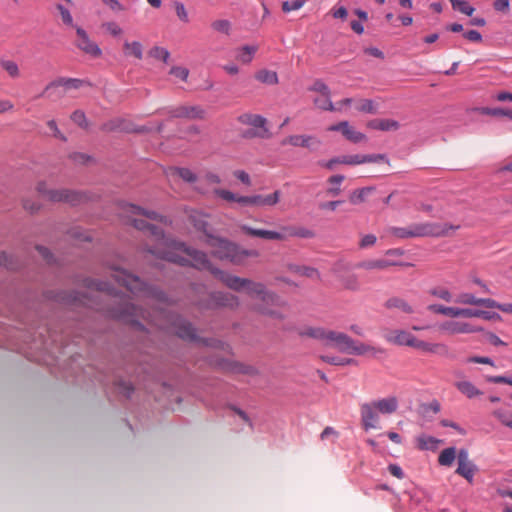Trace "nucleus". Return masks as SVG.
<instances>
[{"label": "nucleus", "instance_id": "obj_1", "mask_svg": "<svg viewBox=\"0 0 512 512\" xmlns=\"http://www.w3.org/2000/svg\"><path fill=\"white\" fill-rule=\"evenodd\" d=\"M121 208L128 221L136 229L144 231L149 236L151 244L148 246V252L172 263L182 266L190 265L199 270H208L227 288L236 292L244 291L251 299L256 300L255 309L258 312L277 319L284 317L279 310L283 302L275 293L267 290L263 283L249 278H241L213 267L205 253L166 237L162 230L155 225L149 224L144 219L136 218V216H144L146 219L163 221V217L156 212L128 203L123 204Z\"/></svg>", "mask_w": 512, "mask_h": 512}, {"label": "nucleus", "instance_id": "obj_2", "mask_svg": "<svg viewBox=\"0 0 512 512\" xmlns=\"http://www.w3.org/2000/svg\"><path fill=\"white\" fill-rule=\"evenodd\" d=\"M110 269L113 272L112 276L119 285L123 286L137 298L145 300L147 304L157 305L153 310V314L148 313L146 316L142 312L139 313L134 303H131L124 296L113 294V291L106 283L98 281H90L88 284V287L95 295H83L79 299L74 297L73 301H79L82 305L100 310L101 308L98 307V304L94 303L95 300L99 299L108 302L109 305L117 306L107 309V313L112 318L134 325L139 329H144V325L140 322V319H143L161 330L176 334L183 340L200 341L191 323L167 310L168 301L163 292L152 286H148L143 283L139 277L117 266H111Z\"/></svg>", "mask_w": 512, "mask_h": 512}, {"label": "nucleus", "instance_id": "obj_3", "mask_svg": "<svg viewBox=\"0 0 512 512\" xmlns=\"http://www.w3.org/2000/svg\"><path fill=\"white\" fill-rule=\"evenodd\" d=\"M384 339L393 345L408 346L422 352L446 355L448 347L443 343H429L417 339L411 332L405 329H386L383 333Z\"/></svg>", "mask_w": 512, "mask_h": 512}, {"label": "nucleus", "instance_id": "obj_4", "mask_svg": "<svg viewBox=\"0 0 512 512\" xmlns=\"http://www.w3.org/2000/svg\"><path fill=\"white\" fill-rule=\"evenodd\" d=\"M299 334L319 340L326 346L338 349L342 353L352 354L355 340L345 333L328 330L322 327H304Z\"/></svg>", "mask_w": 512, "mask_h": 512}, {"label": "nucleus", "instance_id": "obj_5", "mask_svg": "<svg viewBox=\"0 0 512 512\" xmlns=\"http://www.w3.org/2000/svg\"><path fill=\"white\" fill-rule=\"evenodd\" d=\"M459 226L439 223H413L407 227H390L388 232L390 235L399 238H417V237H441L449 234L450 230H457Z\"/></svg>", "mask_w": 512, "mask_h": 512}, {"label": "nucleus", "instance_id": "obj_6", "mask_svg": "<svg viewBox=\"0 0 512 512\" xmlns=\"http://www.w3.org/2000/svg\"><path fill=\"white\" fill-rule=\"evenodd\" d=\"M207 244L211 248V253L221 259L228 260L233 264L240 265L248 257H257L258 252L256 250H244L240 249L237 245L228 240L207 235Z\"/></svg>", "mask_w": 512, "mask_h": 512}, {"label": "nucleus", "instance_id": "obj_7", "mask_svg": "<svg viewBox=\"0 0 512 512\" xmlns=\"http://www.w3.org/2000/svg\"><path fill=\"white\" fill-rule=\"evenodd\" d=\"M36 191L40 196L50 202H66L72 205L79 203L83 196L68 189H48L45 181L36 184Z\"/></svg>", "mask_w": 512, "mask_h": 512}, {"label": "nucleus", "instance_id": "obj_8", "mask_svg": "<svg viewBox=\"0 0 512 512\" xmlns=\"http://www.w3.org/2000/svg\"><path fill=\"white\" fill-rule=\"evenodd\" d=\"M458 467L456 473L463 477L468 483L473 484L474 476L478 472L476 464L470 460L466 449H460L457 455Z\"/></svg>", "mask_w": 512, "mask_h": 512}, {"label": "nucleus", "instance_id": "obj_9", "mask_svg": "<svg viewBox=\"0 0 512 512\" xmlns=\"http://www.w3.org/2000/svg\"><path fill=\"white\" fill-rule=\"evenodd\" d=\"M281 144L283 146L290 145L293 147H302L308 149L310 152H316L322 145L321 140L313 135H289L285 137Z\"/></svg>", "mask_w": 512, "mask_h": 512}, {"label": "nucleus", "instance_id": "obj_10", "mask_svg": "<svg viewBox=\"0 0 512 512\" xmlns=\"http://www.w3.org/2000/svg\"><path fill=\"white\" fill-rule=\"evenodd\" d=\"M76 46L83 51L84 53L90 55L91 57L98 58L101 56L102 51L99 46L93 42L86 31L81 27L76 28Z\"/></svg>", "mask_w": 512, "mask_h": 512}, {"label": "nucleus", "instance_id": "obj_11", "mask_svg": "<svg viewBox=\"0 0 512 512\" xmlns=\"http://www.w3.org/2000/svg\"><path fill=\"white\" fill-rule=\"evenodd\" d=\"M439 331L448 335L456 334H470L482 331L481 328H477L466 322L458 321H445L438 326Z\"/></svg>", "mask_w": 512, "mask_h": 512}, {"label": "nucleus", "instance_id": "obj_12", "mask_svg": "<svg viewBox=\"0 0 512 512\" xmlns=\"http://www.w3.org/2000/svg\"><path fill=\"white\" fill-rule=\"evenodd\" d=\"M379 412L368 403H363L360 406L361 424L364 430L376 429L379 427Z\"/></svg>", "mask_w": 512, "mask_h": 512}, {"label": "nucleus", "instance_id": "obj_13", "mask_svg": "<svg viewBox=\"0 0 512 512\" xmlns=\"http://www.w3.org/2000/svg\"><path fill=\"white\" fill-rule=\"evenodd\" d=\"M238 121L244 125L263 129V132H247L245 137H263L264 133L267 132V129L265 128L266 119L261 115L245 113L238 117Z\"/></svg>", "mask_w": 512, "mask_h": 512}, {"label": "nucleus", "instance_id": "obj_14", "mask_svg": "<svg viewBox=\"0 0 512 512\" xmlns=\"http://www.w3.org/2000/svg\"><path fill=\"white\" fill-rule=\"evenodd\" d=\"M211 307H227L235 309L239 306V298L228 292H214L210 295Z\"/></svg>", "mask_w": 512, "mask_h": 512}, {"label": "nucleus", "instance_id": "obj_15", "mask_svg": "<svg viewBox=\"0 0 512 512\" xmlns=\"http://www.w3.org/2000/svg\"><path fill=\"white\" fill-rule=\"evenodd\" d=\"M329 131H341L342 134L353 143H359L366 140L365 134L356 131L347 121H342L328 128Z\"/></svg>", "mask_w": 512, "mask_h": 512}, {"label": "nucleus", "instance_id": "obj_16", "mask_svg": "<svg viewBox=\"0 0 512 512\" xmlns=\"http://www.w3.org/2000/svg\"><path fill=\"white\" fill-rule=\"evenodd\" d=\"M396 265L409 266L410 264L398 263V262L389 261L386 259H366V260L358 262L355 267L358 269L372 271V270H385L391 266H396Z\"/></svg>", "mask_w": 512, "mask_h": 512}, {"label": "nucleus", "instance_id": "obj_17", "mask_svg": "<svg viewBox=\"0 0 512 512\" xmlns=\"http://www.w3.org/2000/svg\"><path fill=\"white\" fill-rule=\"evenodd\" d=\"M457 304L473 305V306H484L486 308H493L494 299L491 298H478L472 293H461L454 300Z\"/></svg>", "mask_w": 512, "mask_h": 512}, {"label": "nucleus", "instance_id": "obj_18", "mask_svg": "<svg viewBox=\"0 0 512 512\" xmlns=\"http://www.w3.org/2000/svg\"><path fill=\"white\" fill-rule=\"evenodd\" d=\"M241 230L252 237H259L267 240H286V235L282 232H276L264 229H255L248 225L241 226Z\"/></svg>", "mask_w": 512, "mask_h": 512}, {"label": "nucleus", "instance_id": "obj_19", "mask_svg": "<svg viewBox=\"0 0 512 512\" xmlns=\"http://www.w3.org/2000/svg\"><path fill=\"white\" fill-rule=\"evenodd\" d=\"M370 403L380 414H384V415L392 414L398 408V400L396 397H393V396L374 400V401H371Z\"/></svg>", "mask_w": 512, "mask_h": 512}, {"label": "nucleus", "instance_id": "obj_20", "mask_svg": "<svg viewBox=\"0 0 512 512\" xmlns=\"http://www.w3.org/2000/svg\"><path fill=\"white\" fill-rule=\"evenodd\" d=\"M170 113L176 118L201 119L204 116V111L199 106H180Z\"/></svg>", "mask_w": 512, "mask_h": 512}, {"label": "nucleus", "instance_id": "obj_21", "mask_svg": "<svg viewBox=\"0 0 512 512\" xmlns=\"http://www.w3.org/2000/svg\"><path fill=\"white\" fill-rule=\"evenodd\" d=\"M385 350L381 347H375L370 344L355 341L352 355L376 357L378 354H383Z\"/></svg>", "mask_w": 512, "mask_h": 512}, {"label": "nucleus", "instance_id": "obj_22", "mask_svg": "<svg viewBox=\"0 0 512 512\" xmlns=\"http://www.w3.org/2000/svg\"><path fill=\"white\" fill-rule=\"evenodd\" d=\"M280 197L281 192L279 190L267 195L255 194L253 195L254 207L260 208L274 206L280 201Z\"/></svg>", "mask_w": 512, "mask_h": 512}, {"label": "nucleus", "instance_id": "obj_23", "mask_svg": "<svg viewBox=\"0 0 512 512\" xmlns=\"http://www.w3.org/2000/svg\"><path fill=\"white\" fill-rule=\"evenodd\" d=\"M386 309H397L405 314H413L415 312L413 306L401 297H391L384 303Z\"/></svg>", "mask_w": 512, "mask_h": 512}, {"label": "nucleus", "instance_id": "obj_24", "mask_svg": "<svg viewBox=\"0 0 512 512\" xmlns=\"http://www.w3.org/2000/svg\"><path fill=\"white\" fill-rule=\"evenodd\" d=\"M84 81L76 78H58L57 80L48 84L44 90V93L51 87H64L66 90L79 89L84 85Z\"/></svg>", "mask_w": 512, "mask_h": 512}, {"label": "nucleus", "instance_id": "obj_25", "mask_svg": "<svg viewBox=\"0 0 512 512\" xmlns=\"http://www.w3.org/2000/svg\"><path fill=\"white\" fill-rule=\"evenodd\" d=\"M454 386L468 398H474L482 395V392L470 381L460 380L454 383Z\"/></svg>", "mask_w": 512, "mask_h": 512}, {"label": "nucleus", "instance_id": "obj_26", "mask_svg": "<svg viewBox=\"0 0 512 512\" xmlns=\"http://www.w3.org/2000/svg\"><path fill=\"white\" fill-rule=\"evenodd\" d=\"M123 52L127 57H134L138 60L143 58V46L139 41H125L123 44Z\"/></svg>", "mask_w": 512, "mask_h": 512}, {"label": "nucleus", "instance_id": "obj_27", "mask_svg": "<svg viewBox=\"0 0 512 512\" xmlns=\"http://www.w3.org/2000/svg\"><path fill=\"white\" fill-rule=\"evenodd\" d=\"M189 222L193 225V227L195 229H197L198 231H202L206 234V236L208 235L207 234V226H208V222H207V216L199 211H192L190 214H189Z\"/></svg>", "mask_w": 512, "mask_h": 512}, {"label": "nucleus", "instance_id": "obj_28", "mask_svg": "<svg viewBox=\"0 0 512 512\" xmlns=\"http://www.w3.org/2000/svg\"><path fill=\"white\" fill-rule=\"evenodd\" d=\"M399 123L392 119H375L368 123V127L381 131L397 130Z\"/></svg>", "mask_w": 512, "mask_h": 512}, {"label": "nucleus", "instance_id": "obj_29", "mask_svg": "<svg viewBox=\"0 0 512 512\" xmlns=\"http://www.w3.org/2000/svg\"><path fill=\"white\" fill-rule=\"evenodd\" d=\"M374 191V187H363L356 189L349 194V202L353 205L364 203L367 197Z\"/></svg>", "mask_w": 512, "mask_h": 512}, {"label": "nucleus", "instance_id": "obj_30", "mask_svg": "<svg viewBox=\"0 0 512 512\" xmlns=\"http://www.w3.org/2000/svg\"><path fill=\"white\" fill-rule=\"evenodd\" d=\"M458 452L455 447H448L442 450L438 456V463L441 466L450 467L457 458Z\"/></svg>", "mask_w": 512, "mask_h": 512}, {"label": "nucleus", "instance_id": "obj_31", "mask_svg": "<svg viewBox=\"0 0 512 512\" xmlns=\"http://www.w3.org/2000/svg\"><path fill=\"white\" fill-rule=\"evenodd\" d=\"M283 233L287 237H301V238H312L314 237V232L307 228H294V227H283Z\"/></svg>", "mask_w": 512, "mask_h": 512}, {"label": "nucleus", "instance_id": "obj_32", "mask_svg": "<svg viewBox=\"0 0 512 512\" xmlns=\"http://www.w3.org/2000/svg\"><path fill=\"white\" fill-rule=\"evenodd\" d=\"M255 78H256V80H258L262 83H265V84H269V85H275L278 83L277 73L275 71H271V70H267V69L259 70L255 74Z\"/></svg>", "mask_w": 512, "mask_h": 512}, {"label": "nucleus", "instance_id": "obj_33", "mask_svg": "<svg viewBox=\"0 0 512 512\" xmlns=\"http://www.w3.org/2000/svg\"><path fill=\"white\" fill-rule=\"evenodd\" d=\"M314 104L317 108L325 111H341V107H335L330 99V94L321 95L314 99Z\"/></svg>", "mask_w": 512, "mask_h": 512}, {"label": "nucleus", "instance_id": "obj_34", "mask_svg": "<svg viewBox=\"0 0 512 512\" xmlns=\"http://www.w3.org/2000/svg\"><path fill=\"white\" fill-rule=\"evenodd\" d=\"M355 109L362 113L375 114L377 113V106L374 101L370 99H357L354 105Z\"/></svg>", "mask_w": 512, "mask_h": 512}, {"label": "nucleus", "instance_id": "obj_35", "mask_svg": "<svg viewBox=\"0 0 512 512\" xmlns=\"http://www.w3.org/2000/svg\"><path fill=\"white\" fill-rule=\"evenodd\" d=\"M344 181L343 175H333L328 178V183L332 187L328 188L326 193L328 196L336 197L341 193L340 184Z\"/></svg>", "mask_w": 512, "mask_h": 512}, {"label": "nucleus", "instance_id": "obj_36", "mask_svg": "<svg viewBox=\"0 0 512 512\" xmlns=\"http://www.w3.org/2000/svg\"><path fill=\"white\" fill-rule=\"evenodd\" d=\"M478 111L483 115H489L494 117L505 116L512 120L511 109L482 107L479 108Z\"/></svg>", "mask_w": 512, "mask_h": 512}, {"label": "nucleus", "instance_id": "obj_37", "mask_svg": "<svg viewBox=\"0 0 512 512\" xmlns=\"http://www.w3.org/2000/svg\"><path fill=\"white\" fill-rule=\"evenodd\" d=\"M429 294L446 302H452L455 300L453 299L452 293L447 288L441 286L431 288L429 290Z\"/></svg>", "mask_w": 512, "mask_h": 512}, {"label": "nucleus", "instance_id": "obj_38", "mask_svg": "<svg viewBox=\"0 0 512 512\" xmlns=\"http://www.w3.org/2000/svg\"><path fill=\"white\" fill-rule=\"evenodd\" d=\"M451 3V6L454 10H457L467 16H471L475 8L472 7L467 1L465 0H449Z\"/></svg>", "mask_w": 512, "mask_h": 512}, {"label": "nucleus", "instance_id": "obj_39", "mask_svg": "<svg viewBox=\"0 0 512 512\" xmlns=\"http://www.w3.org/2000/svg\"><path fill=\"white\" fill-rule=\"evenodd\" d=\"M341 285L344 289L349 291H358L360 289V282L355 274H350L341 279Z\"/></svg>", "mask_w": 512, "mask_h": 512}, {"label": "nucleus", "instance_id": "obj_40", "mask_svg": "<svg viewBox=\"0 0 512 512\" xmlns=\"http://www.w3.org/2000/svg\"><path fill=\"white\" fill-rule=\"evenodd\" d=\"M0 66L7 72L12 78H18L20 76V69L16 62L12 60H0Z\"/></svg>", "mask_w": 512, "mask_h": 512}, {"label": "nucleus", "instance_id": "obj_41", "mask_svg": "<svg viewBox=\"0 0 512 512\" xmlns=\"http://www.w3.org/2000/svg\"><path fill=\"white\" fill-rule=\"evenodd\" d=\"M148 54H149L150 57H152L154 59H157V60H161L164 63H167L169 58H170L169 51L166 48H163V47H160V46L152 47L149 50Z\"/></svg>", "mask_w": 512, "mask_h": 512}, {"label": "nucleus", "instance_id": "obj_42", "mask_svg": "<svg viewBox=\"0 0 512 512\" xmlns=\"http://www.w3.org/2000/svg\"><path fill=\"white\" fill-rule=\"evenodd\" d=\"M321 359L328 364L336 366H348L355 363V360L352 358H343L337 356H321Z\"/></svg>", "mask_w": 512, "mask_h": 512}, {"label": "nucleus", "instance_id": "obj_43", "mask_svg": "<svg viewBox=\"0 0 512 512\" xmlns=\"http://www.w3.org/2000/svg\"><path fill=\"white\" fill-rule=\"evenodd\" d=\"M493 414L503 425L512 429V411L498 409Z\"/></svg>", "mask_w": 512, "mask_h": 512}, {"label": "nucleus", "instance_id": "obj_44", "mask_svg": "<svg viewBox=\"0 0 512 512\" xmlns=\"http://www.w3.org/2000/svg\"><path fill=\"white\" fill-rule=\"evenodd\" d=\"M428 310L433 312V313H436V314H440V315H444V316L453 318L454 306H444V305H441V304H431V305L428 306Z\"/></svg>", "mask_w": 512, "mask_h": 512}, {"label": "nucleus", "instance_id": "obj_45", "mask_svg": "<svg viewBox=\"0 0 512 512\" xmlns=\"http://www.w3.org/2000/svg\"><path fill=\"white\" fill-rule=\"evenodd\" d=\"M478 309L472 308H460L454 306L453 318L464 317V318H477Z\"/></svg>", "mask_w": 512, "mask_h": 512}, {"label": "nucleus", "instance_id": "obj_46", "mask_svg": "<svg viewBox=\"0 0 512 512\" xmlns=\"http://www.w3.org/2000/svg\"><path fill=\"white\" fill-rule=\"evenodd\" d=\"M229 370L233 373H238V374H248V375H253L256 373V370L251 367V366H246L244 364H241V363H232V364H229Z\"/></svg>", "mask_w": 512, "mask_h": 512}, {"label": "nucleus", "instance_id": "obj_47", "mask_svg": "<svg viewBox=\"0 0 512 512\" xmlns=\"http://www.w3.org/2000/svg\"><path fill=\"white\" fill-rule=\"evenodd\" d=\"M256 50H257V48L255 46H244L241 49L237 58L242 63H249L252 60L253 55L256 52Z\"/></svg>", "mask_w": 512, "mask_h": 512}, {"label": "nucleus", "instance_id": "obj_48", "mask_svg": "<svg viewBox=\"0 0 512 512\" xmlns=\"http://www.w3.org/2000/svg\"><path fill=\"white\" fill-rule=\"evenodd\" d=\"M305 3H306V0L284 1V2H282V11L284 13H289L291 11H297V10L301 9Z\"/></svg>", "mask_w": 512, "mask_h": 512}, {"label": "nucleus", "instance_id": "obj_49", "mask_svg": "<svg viewBox=\"0 0 512 512\" xmlns=\"http://www.w3.org/2000/svg\"><path fill=\"white\" fill-rule=\"evenodd\" d=\"M176 174L187 183H195L197 181L196 174L188 168H177Z\"/></svg>", "mask_w": 512, "mask_h": 512}, {"label": "nucleus", "instance_id": "obj_50", "mask_svg": "<svg viewBox=\"0 0 512 512\" xmlns=\"http://www.w3.org/2000/svg\"><path fill=\"white\" fill-rule=\"evenodd\" d=\"M214 193L216 196H218L219 198L227 201V202H236L238 203V198H239V195L238 194H235L229 190H226V189H215L214 190Z\"/></svg>", "mask_w": 512, "mask_h": 512}, {"label": "nucleus", "instance_id": "obj_51", "mask_svg": "<svg viewBox=\"0 0 512 512\" xmlns=\"http://www.w3.org/2000/svg\"><path fill=\"white\" fill-rule=\"evenodd\" d=\"M211 26L215 31H218V32H221L224 34H229L230 28H231L230 22L225 19L216 20V21L212 22Z\"/></svg>", "mask_w": 512, "mask_h": 512}, {"label": "nucleus", "instance_id": "obj_52", "mask_svg": "<svg viewBox=\"0 0 512 512\" xmlns=\"http://www.w3.org/2000/svg\"><path fill=\"white\" fill-rule=\"evenodd\" d=\"M340 162L345 165H359L364 163V156L360 154L342 156Z\"/></svg>", "mask_w": 512, "mask_h": 512}, {"label": "nucleus", "instance_id": "obj_53", "mask_svg": "<svg viewBox=\"0 0 512 512\" xmlns=\"http://www.w3.org/2000/svg\"><path fill=\"white\" fill-rule=\"evenodd\" d=\"M0 266H3L7 269H16L17 265L11 255L6 254L5 252L0 251Z\"/></svg>", "mask_w": 512, "mask_h": 512}, {"label": "nucleus", "instance_id": "obj_54", "mask_svg": "<svg viewBox=\"0 0 512 512\" xmlns=\"http://www.w3.org/2000/svg\"><path fill=\"white\" fill-rule=\"evenodd\" d=\"M169 73L182 81H186L189 75V70L185 67L174 66L170 69Z\"/></svg>", "mask_w": 512, "mask_h": 512}, {"label": "nucleus", "instance_id": "obj_55", "mask_svg": "<svg viewBox=\"0 0 512 512\" xmlns=\"http://www.w3.org/2000/svg\"><path fill=\"white\" fill-rule=\"evenodd\" d=\"M57 10L59 11L60 13V16H61V19L63 21L64 24L66 25H69V26H72L73 25V18L69 12L68 9H66L63 5L61 4H58L56 6Z\"/></svg>", "mask_w": 512, "mask_h": 512}, {"label": "nucleus", "instance_id": "obj_56", "mask_svg": "<svg viewBox=\"0 0 512 512\" xmlns=\"http://www.w3.org/2000/svg\"><path fill=\"white\" fill-rule=\"evenodd\" d=\"M298 273L300 275L306 276L308 278H313V279H319L320 278V274H319L318 270L313 268V267L303 266V267L298 269Z\"/></svg>", "mask_w": 512, "mask_h": 512}, {"label": "nucleus", "instance_id": "obj_57", "mask_svg": "<svg viewBox=\"0 0 512 512\" xmlns=\"http://www.w3.org/2000/svg\"><path fill=\"white\" fill-rule=\"evenodd\" d=\"M311 91L318 92L321 95H328L330 94L329 87L322 81L317 80L313 83V85L310 88Z\"/></svg>", "mask_w": 512, "mask_h": 512}, {"label": "nucleus", "instance_id": "obj_58", "mask_svg": "<svg viewBox=\"0 0 512 512\" xmlns=\"http://www.w3.org/2000/svg\"><path fill=\"white\" fill-rule=\"evenodd\" d=\"M376 241H377V238L375 235H373V234L364 235L359 242V247L362 249L371 247L376 243Z\"/></svg>", "mask_w": 512, "mask_h": 512}, {"label": "nucleus", "instance_id": "obj_59", "mask_svg": "<svg viewBox=\"0 0 512 512\" xmlns=\"http://www.w3.org/2000/svg\"><path fill=\"white\" fill-rule=\"evenodd\" d=\"M71 119L73 122H75L77 125H79L81 127L86 126V117H85L84 112L81 110L74 111L71 115Z\"/></svg>", "mask_w": 512, "mask_h": 512}, {"label": "nucleus", "instance_id": "obj_60", "mask_svg": "<svg viewBox=\"0 0 512 512\" xmlns=\"http://www.w3.org/2000/svg\"><path fill=\"white\" fill-rule=\"evenodd\" d=\"M233 175L235 178H237L239 181H241L243 184L250 186L251 185V179L247 172L244 170H235L233 172Z\"/></svg>", "mask_w": 512, "mask_h": 512}, {"label": "nucleus", "instance_id": "obj_61", "mask_svg": "<svg viewBox=\"0 0 512 512\" xmlns=\"http://www.w3.org/2000/svg\"><path fill=\"white\" fill-rule=\"evenodd\" d=\"M103 26L106 29V31L113 36H118L122 33L121 27L115 22H108L105 23Z\"/></svg>", "mask_w": 512, "mask_h": 512}, {"label": "nucleus", "instance_id": "obj_62", "mask_svg": "<svg viewBox=\"0 0 512 512\" xmlns=\"http://www.w3.org/2000/svg\"><path fill=\"white\" fill-rule=\"evenodd\" d=\"M175 11L180 20H182L183 22L189 21L188 13L185 9V6L182 3H175Z\"/></svg>", "mask_w": 512, "mask_h": 512}, {"label": "nucleus", "instance_id": "obj_63", "mask_svg": "<svg viewBox=\"0 0 512 512\" xmlns=\"http://www.w3.org/2000/svg\"><path fill=\"white\" fill-rule=\"evenodd\" d=\"M103 4L107 5L114 12H121L125 7L118 0H101Z\"/></svg>", "mask_w": 512, "mask_h": 512}, {"label": "nucleus", "instance_id": "obj_64", "mask_svg": "<svg viewBox=\"0 0 512 512\" xmlns=\"http://www.w3.org/2000/svg\"><path fill=\"white\" fill-rule=\"evenodd\" d=\"M493 7L496 11L507 13L509 11L510 2L509 0H495Z\"/></svg>", "mask_w": 512, "mask_h": 512}]
</instances>
